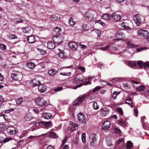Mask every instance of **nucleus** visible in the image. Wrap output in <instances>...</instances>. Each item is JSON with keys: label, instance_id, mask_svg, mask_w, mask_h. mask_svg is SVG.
I'll use <instances>...</instances> for the list:
<instances>
[{"label": "nucleus", "instance_id": "f8f14e48", "mask_svg": "<svg viewBox=\"0 0 149 149\" xmlns=\"http://www.w3.org/2000/svg\"><path fill=\"white\" fill-rule=\"evenodd\" d=\"M68 46L70 49L73 51L76 50L78 47L77 43L74 42H70Z\"/></svg>", "mask_w": 149, "mask_h": 149}, {"label": "nucleus", "instance_id": "3c124183", "mask_svg": "<svg viewBox=\"0 0 149 149\" xmlns=\"http://www.w3.org/2000/svg\"><path fill=\"white\" fill-rule=\"evenodd\" d=\"M6 48V46L3 44L0 43V49L2 50H4Z\"/></svg>", "mask_w": 149, "mask_h": 149}, {"label": "nucleus", "instance_id": "2f4dec72", "mask_svg": "<svg viewBox=\"0 0 149 149\" xmlns=\"http://www.w3.org/2000/svg\"><path fill=\"white\" fill-rule=\"evenodd\" d=\"M6 126L4 124H0V131H3L5 129Z\"/></svg>", "mask_w": 149, "mask_h": 149}, {"label": "nucleus", "instance_id": "864d4df0", "mask_svg": "<svg viewBox=\"0 0 149 149\" xmlns=\"http://www.w3.org/2000/svg\"><path fill=\"white\" fill-rule=\"evenodd\" d=\"M15 20L17 22V23H20L22 22L23 19L19 18H16L15 19Z\"/></svg>", "mask_w": 149, "mask_h": 149}, {"label": "nucleus", "instance_id": "2eb2a0df", "mask_svg": "<svg viewBox=\"0 0 149 149\" xmlns=\"http://www.w3.org/2000/svg\"><path fill=\"white\" fill-rule=\"evenodd\" d=\"M111 125V123L109 121H106L104 122L102 127V128L104 130H106L109 129Z\"/></svg>", "mask_w": 149, "mask_h": 149}, {"label": "nucleus", "instance_id": "aec40b11", "mask_svg": "<svg viewBox=\"0 0 149 149\" xmlns=\"http://www.w3.org/2000/svg\"><path fill=\"white\" fill-rule=\"evenodd\" d=\"M26 65L29 68L31 69H33L36 66L34 63L32 62L27 63Z\"/></svg>", "mask_w": 149, "mask_h": 149}, {"label": "nucleus", "instance_id": "f704fd0d", "mask_svg": "<svg viewBox=\"0 0 149 149\" xmlns=\"http://www.w3.org/2000/svg\"><path fill=\"white\" fill-rule=\"evenodd\" d=\"M93 107L95 110H97L99 108V107L97 104L96 102H94L93 104Z\"/></svg>", "mask_w": 149, "mask_h": 149}, {"label": "nucleus", "instance_id": "c85d7f7f", "mask_svg": "<svg viewBox=\"0 0 149 149\" xmlns=\"http://www.w3.org/2000/svg\"><path fill=\"white\" fill-rule=\"evenodd\" d=\"M59 57L61 58H66V56L64 52H62L58 54Z\"/></svg>", "mask_w": 149, "mask_h": 149}, {"label": "nucleus", "instance_id": "09e8293b", "mask_svg": "<svg viewBox=\"0 0 149 149\" xmlns=\"http://www.w3.org/2000/svg\"><path fill=\"white\" fill-rule=\"evenodd\" d=\"M71 73L70 72H61L60 73V74L61 75H62L63 76H69L70 75Z\"/></svg>", "mask_w": 149, "mask_h": 149}, {"label": "nucleus", "instance_id": "ea45409f", "mask_svg": "<svg viewBox=\"0 0 149 149\" xmlns=\"http://www.w3.org/2000/svg\"><path fill=\"white\" fill-rule=\"evenodd\" d=\"M73 18L72 17L70 18L69 20V24L71 26L74 25L75 24V22L73 20Z\"/></svg>", "mask_w": 149, "mask_h": 149}, {"label": "nucleus", "instance_id": "680f3d73", "mask_svg": "<svg viewBox=\"0 0 149 149\" xmlns=\"http://www.w3.org/2000/svg\"><path fill=\"white\" fill-rule=\"evenodd\" d=\"M114 131L115 132L118 133L119 134L121 133L120 130L117 128H115L114 129Z\"/></svg>", "mask_w": 149, "mask_h": 149}, {"label": "nucleus", "instance_id": "0e129e2a", "mask_svg": "<svg viewBox=\"0 0 149 149\" xmlns=\"http://www.w3.org/2000/svg\"><path fill=\"white\" fill-rule=\"evenodd\" d=\"M68 139V137L66 136L62 141V146L64 145L66 141Z\"/></svg>", "mask_w": 149, "mask_h": 149}, {"label": "nucleus", "instance_id": "58836bf2", "mask_svg": "<svg viewBox=\"0 0 149 149\" xmlns=\"http://www.w3.org/2000/svg\"><path fill=\"white\" fill-rule=\"evenodd\" d=\"M61 31V29L58 27H56L54 29V31L57 35L59 34L60 32Z\"/></svg>", "mask_w": 149, "mask_h": 149}, {"label": "nucleus", "instance_id": "6e6552de", "mask_svg": "<svg viewBox=\"0 0 149 149\" xmlns=\"http://www.w3.org/2000/svg\"><path fill=\"white\" fill-rule=\"evenodd\" d=\"M138 36L142 37L147 36L149 34L147 30L140 29L138 31L137 33Z\"/></svg>", "mask_w": 149, "mask_h": 149}, {"label": "nucleus", "instance_id": "ddd939ff", "mask_svg": "<svg viewBox=\"0 0 149 149\" xmlns=\"http://www.w3.org/2000/svg\"><path fill=\"white\" fill-rule=\"evenodd\" d=\"M81 77H75L73 80V83L74 84H78L81 81L82 82L84 80V78L82 75H81Z\"/></svg>", "mask_w": 149, "mask_h": 149}, {"label": "nucleus", "instance_id": "dca6fc26", "mask_svg": "<svg viewBox=\"0 0 149 149\" xmlns=\"http://www.w3.org/2000/svg\"><path fill=\"white\" fill-rule=\"evenodd\" d=\"M124 36V34L122 33L121 32L118 31L117 33L116 34L115 37L116 38L114 39L115 40H121L122 39V38Z\"/></svg>", "mask_w": 149, "mask_h": 149}, {"label": "nucleus", "instance_id": "7c9ffc66", "mask_svg": "<svg viewBox=\"0 0 149 149\" xmlns=\"http://www.w3.org/2000/svg\"><path fill=\"white\" fill-rule=\"evenodd\" d=\"M15 100L17 104H19L22 103L23 100L22 98L19 97L16 99Z\"/></svg>", "mask_w": 149, "mask_h": 149}, {"label": "nucleus", "instance_id": "f3484780", "mask_svg": "<svg viewBox=\"0 0 149 149\" xmlns=\"http://www.w3.org/2000/svg\"><path fill=\"white\" fill-rule=\"evenodd\" d=\"M111 17L113 19L116 21H118L121 18V16L120 15H118L116 13H113L111 15Z\"/></svg>", "mask_w": 149, "mask_h": 149}, {"label": "nucleus", "instance_id": "69168bd1", "mask_svg": "<svg viewBox=\"0 0 149 149\" xmlns=\"http://www.w3.org/2000/svg\"><path fill=\"white\" fill-rule=\"evenodd\" d=\"M109 45H108L105 47H102L101 48V49L103 50H106L108 49L109 47Z\"/></svg>", "mask_w": 149, "mask_h": 149}, {"label": "nucleus", "instance_id": "c9c22d12", "mask_svg": "<svg viewBox=\"0 0 149 149\" xmlns=\"http://www.w3.org/2000/svg\"><path fill=\"white\" fill-rule=\"evenodd\" d=\"M86 134L85 133H82L81 136V139L83 143H85L86 142Z\"/></svg>", "mask_w": 149, "mask_h": 149}, {"label": "nucleus", "instance_id": "c03bdc74", "mask_svg": "<svg viewBox=\"0 0 149 149\" xmlns=\"http://www.w3.org/2000/svg\"><path fill=\"white\" fill-rule=\"evenodd\" d=\"M118 122L122 125L124 124L125 126L126 125V123L125 120L121 119L118 120Z\"/></svg>", "mask_w": 149, "mask_h": 149}, {"label": "nucleus", "instance_id": "79ce46f5", "mask_svg": "<svg viewBox=\"0 0 149 149\" xmlns=\"http://www.w3.org/2000/svg\"><path fill=\"white\" fill-rule=\"evenodd\" d=\"M50 17L52 19V20L54 21H56L60 19V17H58L55 15H51Z\"/></svg>", "mask_w": 149, "mask_h": 149}, {"label": "nucleus", "instance_id": "9b49d317", "mask_svg": "<svg viewBox=\"0 0 149 149\" xmlns=\"http://www.w3.org/2000/svg\"><path fill=\"white\" fill-rule=\"evenodd\" d=\"M94 16V13L93 12H88L85 15L86 17L89 21H92L95 19Z\"/></svg>", "mask_w": 149, "mask_h": 149}, {"label": "nucleus", "instance_id": "8fccbe9b", "mask_svg": "<svg viewBox=\"0 0 149 149\" xmlns=\"http://www.w3.org/2000/svg\"><path fill=\"white\" fill-rule=\"evenodd\" d=\"M107 145L109 146H111L112 145V143L111 142V139H107Z\"/></svg>", "mask_w": 149, "mask_h": 149}, {"label": "nucleus", "instance_id": "5fc2aeb1", "mask_svg": "<svg viewBox=\"0 0 149 149\" xmlns=\"http://www.w3.org/2000/svg\"><path fill=\"white\" fill-rule=\"evenodd\" d=\"M9 38L11 39H15L17 38V37L14 34H11L9 36Z\"/></svg>", "mask_w": 149, "mask_h": 149}, {"label": "nucleus", "instance_id": "de8ad7c7", "mask_svg": "<svg viewBox=\"0 0 149 149\" xmlns=\"http://www.w3.org/2000/svg\"><path fill=\"white\" fill-rule=\"evenodd\" d=\"M82 29L84 31L88 30V28L86 24H84L82 26Z\"/></svg>", "mask_w": 149, "mask_h": 149}, {"label": "nucleus", "instance_id": "1a4fd4ad", "mask_svg": "<svg viewBox=\"0 0 149 149\" xmlns=\"http://www.w3.org/2000/svg\"><path fill=\"white\" fill-rule=\"evenodd\" d=\"M63 39V37L57 36H54L53 38V41L57 44L62 43Z\"/></svg>", "mask_w": 149, "mask_h": 149}, {"label": "nucleus", "instance_id": "6ab92c4d", "mask_svg": "<svg viewBox=\"0 0 149 149\" xmlns=\"http://www.w3.org/2000/svg\"><path fill=\"white\" fill-rule=\"evenodd\" d=\"M42 117L45 119H49L52 117V115L50 113H44L42 114Z\"/></svg>", "mask_w": 149, "mask_h": 149}, {"label": "nucleus", "instance_id": "bf43d9fd", "mask_svg": "<svg viewBox=\"0 0 149 149\" xmlns=\"http://www.w3.org/2000/svg\"><path fill=\"white\" fill-rule=\"evenodd\" d=\"M145 68H149V62H147L144 63V64Z\"/></svg>", "mask_w": 149, "mask_h": 149}, {"label": "nucleus", "instance_id": "4be33fe9", "mask_svg": "<svg viewBox=\"0 0 149 149\" xmlns=\"http://www.w3.org/2000/svg\"><path fill=\"white\" fill-rule=\"evenodd\" d=\"M28 42L31 43H32L35 42V37L33 36H30L27 38Z\"/></svg>", "mask_w": 149, "mask_h": 149}, {"label": "nucleus", "instance_id": "603ef678", "mask_svg": "<svg viewBox=\"0 0 149 149\" xmlns=\"http://www.w3.org/2000/svg\"><path fill=\"white\" fill-rule=\"evenodd\" d=\"M101 88V87L99 86H97L95 87L93 90L92 92L95 93L97 91L100 89Z\"/></svg>", "mask_w": 149, "mask_h": 149}, {"label": "nucleus", "instance_id": "a211bd4d", "mask_svg": "<svg viewBox=\"0 0 149 149\" xmlns=\"http://www.w3.org/2000/svg\"><path fill=\"white\" fill-rule=\"evenodd\" d=\"M47 134L49 136L52 138H55L58 137L56 133L54 132L50 131L47 132Z\"/></svg>", "mask_w": 149, "mask_h": 149}, {"label": "nucleus", "instance_id": "0eeeda50", "mask_svg": "<svg viewBox=\"0 0 149 149\" xmlns=\"http://www.w3.org/2000/svg\"><path fill=\"white\" fill-rule=\"evenodd\" d=\"M79 121L81 123H85L86 119L85 115L83 113H79L77 115Z\"/></svg>", "mask_w": 149, "mask_h": 149}, {"label": "nucleus", "instance_id": "f03ea898", "mask_svg": "<svg viewBox=\"0 0 149 149\" xmlns=\"http://www.w3.org/2000/svg\"><path fill=\"white\" fill-rule=\"evenodd\" d=\"M41 124L44 125L45 126V128L47 129L49 127H52V123L51 121L48 122L42 121L40 122H36L35 123L34 125L35 126H36L40 125Z\"/></svg>", "mask_w": 149, "mask_h": 149}, {"label": "nucleus", "instance_id": "39448f33", "mask_svg": "<svg viewBox=\"0 0 149 149\" xmlns=\"http://www.w3.org/2000/svg\"><path fill=\"white\" fill-rule=\"evenodd\" d=\"M89 141L91 146H94L96 144L97 139L95 134H92L90 135Z\"/></svg>", "mask_w": 149, "mask_h": 149}, {"label": "nucleus", "instance_id": "473e14b6", "mask_svg": "<svg viewBox=\"0 0 149 149\" xmlns=\"http://www.w3.org/2000/svg\"><path fill=\"white\" fill-rule=\"evenodd\" d=\"M56 73V72L54 69H52L48 72V73L49 75L51 76H54Z\"/></svg>", "mask_w": 149, "mask_h": 149}, {"label": "nucleus", "instance_id": "a18cd8bd", "mask_svg": "<svg viewBox=\"0 0 149 149\" xmlns=\"http://www.w3.org/2000/svg\"><path fill=\"white\" fill-rule=\"evenodd\" d=\"M144 89V87L143 86H141L136 88V90L138 91H143Z\"/></svg>", "mask_w": 149, "mask_h": 149}, {"label": "nucleus", "instance_id": "4c0bfd02", "mask_svg": "<svg viewBox=\"0 0 149 149\" xmlns=\"http://www.w3.org/2000/svg\"><path fill=\"white\" fill-rule=\"evenodd\" d=\"M137 63L139 68H141L143 67L144 65V63L142 61H138L137 62Z\"/></svg>", "mask_w": 149, "mask_h": 149}, {"label": "nucleus", "instance_id": "4d7b16f0", "mask_svg": "<svg viewBox=\"0 0 149 149\" xmlns=\"http://www.w3.org/2000/svg\"><path fill=\"white\" fill-rule=\"evenodd\" d=\"M11 140L12 138H5L4 139H3V143H5Z\"/></svg>", "mask_w": 149, "mask_h": 149}, {"label": "nucleus", "instance_id": "423d86ee", "mask_svg": "<svg viewBox=\"0 0 149 149\" xmlns=\"http://www.w3.org/2000/svg\"><path fill=\"white\" fill-rule=\"evenodd\" d=\"M86 97V95L84 94L81 97H78V98L74 101V105H77L80 104L83 102Z\"/></svg>", "mask_w": 149, "mask_h": 149}, {"label": "nucleus", "instance_id": "4468645a", "mask_svg": "<svg viewBox=\"0 0 149 149\" xmlns=\"http://www.w3.org/2000/svg\"><path fill=\"white\" fill-rule=\"evenodd\" d=\"M47 88L46 86L43 84H40L38 86V90L41 93L46 91Z\"/></svg>", "mask_w": 149, "mask_h": 149}, {"label": "nucleus", "instance_id": "774afa93", "mask_svg": "<svg viewBox=\"0 0 149 149\" xmlns=\"http://www.w3.org/2000/svg\"><path fill=\"white\" fill-rule=\"evenodd\" d=\"M79 46L81 48L84 49H86L87 47L85 45H84L80 44L79 45Z\"/></svg>", "mask_w": 149, "mask_h": 149}, {"label": "nucleus", "instance_id": "a878e982", "mask_svg": "<svg viewBox=\"0 0 149 149\" xmlns=\"http://www.w3.org/2000/svg\"><path fill=\"white\" fill-rule=\"evenodd\" d=\"M23 32L25 33H29L31 31V29L29 27H23L22 28Z\"/></svg>", "mask_w": 149, "mask_h": 149}, {"label": "nucleus", "instance_id": "a19ab883", "mask_svg": "<svg viewBox=\"0 0 149 149\" xmlns=\"http://www.w3.org/2000/svg\"><path fill=\"white\" fill-rule=\"evenodd\" d=\"M121 26H122V27H123V28L125 29H127L128 30L130 29V27L125 25V23L124 22H123L121 23Z\"/></svg>", "mask_w": 149, "mask_h": 149}, {"label": "nucleus", "instance_id": "cd10ccee", "mask_svg": "<svg viewBox=\"0 0 149 149\" xmlns=\"http://www.w3.org/2000/svg\"><path fill=\"white\" fill-rule=\"evenodd\" d=\"M127 45L130 47H136V46L134 45L133 43H132L130 41H128L127 42Z\"/></svg>", "mask_w": 149, "mask_h": 149}, {"label": "nucleus", "instance_id": "f257e3e1", "mask_svg": "<svg viewBox=\"0 0 149 149\" xmlns=\"http://www.w3.org/2000/svg\"><path fill=\"white\" fill-rule=\"evenodd\" d=\"M35 102L36 104L40 106H46L48 105L47 102L41 97L36 98L35 100Z\"/></svg>", "mask_w": 149, "mask_h": 149}, {"label": "nucleus", "instance_id": "6e6d98bb", "mask_svg": "<svg viewBox=\"0 0 149 149\" xmlns=\"http://www.w3.org/2000/svg\"><path fill=\"white\" fill-rule=\"evenodd\" d=\"M38 137V136H32L31 135L30 136H29L28 138V139H31V141L32 140V139H35L36 138Z\"/></svg>", "mask_w": 149, "mask_h": 149}, {"label": "nucleus", "instance_id": "49530a36", "mask_svg": "<svg viewBox=\"0 0 149 149\" xmlns=\"http://www.w3.org/2000/svg\"><path fill=\"white\" fill-rule=\"evenodd\" d=\"M78 69L82 72H84L85 71V68L84 67L80 66L78 68Z\"/></svg>", "mask_w": 149, "mask_h": 149}, {"label": "nucleus", "instance_id": "37998d69", "mask_svg": "<svg viewBox=\"0 0 149 149\" xmlns=\"http://www.w3.org/2000/svg\"><path fill=\"white\" fill-rule=\"evenodd\" d=\"M97 35V37H99L101 35V31L99 30L95 29L93 30Z\"/></svg>", "mask_w": 149, "mask_h": 149}, {"label": "nucleus", "instance_id": "412c9836", "mask_svg": "<svg viewBox=\"0 0 149 149\" xmlns=\"http://www.w3.org/2000/svg\"><path fill=\"white\" fill-rule=\"evenodd\" d=\"M100 111L101 112V115L102 116H106L107 112L108 111L106 108H104L101 109Z\"/></svg>", "mask_w": 149, "mask_h": 149}, {"label": "nucleus", "instance_id": "e2e57ef3", "mask_svg": "<svg viewBox=\"0 0 149 149\" xmlns=\"http://www.w3.org/2000/svg\"><path fill=\"white\" fill-rule=\"evenodd\" d=\"M39 50V52L42 54H44L46 53V51H45L41 49H40Z\"/></svg>", "mask_w": 149, "mask_h": 149}, {"label": "nucleus", "instance_id": "393cba45", "mask_svg": "<svg viewBox=\"0 0 149 149\" xmlns=\"http://www.w3.org/2000/svg\"><path fill=\"white\" fill-rule=\"evenodd\" d=\"M24 118L27 121H30L33 118L32 116L30 113L27 114L25 116Z\"/></svg>", "mask_w": 149, "mask_h": 149}, {"label": "nucleus", "instance_id": "c756f323", "mask_svg": "<svg viewBox=\"0 0 149 149\" xmlns=\"http://www.w3.org/2000/svg\"><path fill=\"white\" fill-rule=\"evenodd\" d=\"M110 16L107 14H105L102 16V18L105 20H108L109 19Z\"/></svg>", "mask_w": 149, "mask_h": 149}, {"label": "nucleus", "instance_id": "bb28decb", "mask_svg": "<svg viewBox=\"0 0 149 149\" xmlns=\"http://www.w3.org/2000/svg\"><path fill=\"white\" fill-rule=\"evenodd\" d=\"M32 83L33 84V86H37L39 85L40 84V81L38 80H34L32 81Z\"/></svg>", "mask_w": 149, "mask_h": 149}, {"label": "nucleus", "instance_id": "5701e85b", "mask_svg": "<svg viewBox=\"0 0 149 149\" xmlns=\"http://www.w3.org/2000/svg\"><path fill=\"white\" fill-rule=\"evenodd\" d=\"M125 63L130 67H134L136 66V64L134 61H127Z\"/></svg>", "mask_w": 149, "mask_h": 149}, {"label": "nucleus", "instance_id": "052dcab7", "mask_svg": "<svg viewBox=\"0 0 149 149\" xmlns=\"http://www.w3.org/2000/svg\"><path fill=\"white\" fill-rule=\"evenodd\" d=\"M62 89L63 87H59L56 88L55 89H54V91L56 92L58 91L62 90Z\"/></svg>", "mask_w": 149, "mask_h": 149}, {"label": "nucleus", "instance_id": "72a5a7b5", "mask_svg": "<svg viewBox=\"0 0 149 149\" xmlns=\"http://www.w3.org/2000/svg\"><path fill=\"white\" fill-rule=\"evenodd\" d=\"M119 93V92H118L116 91H114L112 95V98L114 99H115L116 97Z\"/></svg>", "mask_w": 149, "mask_h": 149}, {"label": "nucleus", "instance_id": "20e7f679", "mask_svg": "<svg viewBox=\"0 0 149 149\" xmlns=\"http://www.w3.org/2000/svg\"><path fill=\"white\" fill-rule=\"evenodd\" d=\"M22 77V74L19 72L13 73L11 75L12 79L15 81H18L21 79Z\"/></svg>", "mask_w": 149, "mask_h": 149}, {"label": "nucleus", "instance_id": "7ed1b4c3", "mask_svg": "<svg viewBox=\"0 0 149 149\" xmlns=\"http://www.w3.org/2000/svg\"><path fill=\"white\" fill-rule=\"evenodd\" d=\"M8 133L10 135H13L18 132L17 128L12 126H9L6 129Z\"/></svg>", "mask_w": 149, "mask_h": 149}, {"label": "nucleus", "instance_id": "9d476101", "mask_svg": "<svg viewBox=\"0 0 149 149\" xmlns=\"http://www.w3.org/2000/svg\"><path fill=\"white\" fill-rule=\"evenodd\" d=\"M133 20L137 26H139L141 24V18L139 15H135L133 17Z\"/></svg>", "mask_w": 149, "mask_h": 149}, {"label": "nucleus", "instance_id": "e433bc0d", "mask_svg": "<svg viewBox=\"0 0 149 149\" xmlns=\"http://www.w3.org/2000/svg\"><path fill=\"white\" fill-rule=\"evenodd\" d=\"M133 145L132 143L130 141H127V144L126 146L127 149H130Z\"/></svg>", "mask_w": 149, "mask_h": 149}, {"label": "nucleus", "instance_id": "338daca9", "mask_svg": "<svg viewBox=\"0 0 149 149\" xmlns=\"http://www.w3.org/2000/svg\"><path fill=\"white\" fill-rule=\"evenodd\" d=\"M14 110V109H8V110H6L5 111V113H9L10 112V111H13V110Z\"/></svg>", "mask_w": 149, "mask_h": 149}, {"label": "nucleus", "instance_id": "b1692460", "mask_svg": "<svg viewBox=\"0 0 149 149\" xmlns=\"http://www.w3.org/2000/svg\"><path fill=\"white\" fill-rule=\"evenodd\" d=\"M47 48L49 49H53L55 47V45L54 42H50L47 43Z\"/></svg>", "mask_w": 149, "mask_h": 149}, {"label": "nucleus", "instance_id": "13d9d810", "mask_svg": "<svg viewBox=\"0 0 149 149\" xmlns=\"http://www.w3.org/2000/svg\"><path fill=\"white\" fill-rule=\"evenodd\" d=\"M117 112L120 113V115H122L123 113V111L122 109L121 108H119L117 110Z\"/></svg>", "mask_w": 149, "mask_h": 149}]
</instances>
